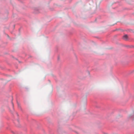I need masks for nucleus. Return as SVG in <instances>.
Segmentation results:
<instances>
[{
	"label": "nucleus",
	"instance_id": "1",
	"mask_svg": "<svg viewBox=\"0 0 134 134\" xmlns=\"http://www.w3.org/2000/svg\"><path fill=\"white\" fill-rule=\"evenodd\" d=\"M123 38L125 40H127V35H124L123 37Z\"/></svg>",
	"mask_w": 134,
	"mask_h": 134
}]
</instances>
